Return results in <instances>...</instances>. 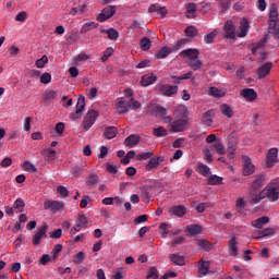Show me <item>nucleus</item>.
<instances>
[{
	"mask_svg": "<svg viewBox=\"0 0 279 279\" xmlns=\"http://www.w3.org/2000/svg\"><path fill=\"white\" fill-rule=\"evenodd\" d=\"M269 29L277 40H279V21L278 10L270 9L269 11Z\"/></svg>",
	"mask_w": 279,
	"mask_h": 279,
	"instance_id": "nucleus-3",
	"label": "nucleus"
},
{
	"mask_svg": "<svg viewBox=\"0 0 279 279\" xmlns=\"http://www.w3.org/2000/svg\"><path fill=\"white\" fill-rule=\"evenodd\" d=\"M62 252V244H57L54 245L52 252H51V256L53 258V260H56L58 258V255Z\"/></svg>",
	"mask_w": 279,
	"mask_h": 279,
	"instance_id": "nucleus-57",
	"label": "nucleus"
},
{
	"mask_svg": "<svg viewBox=\"0 0 279 279\" xmlns=\"http://www.w3.org/2000/svg\"><path fill=\"white\" fill-rule=\"evenodd\" d=\"M209 269H210V264L208 262H204V259H201L198 262V276H199V278H204V276H207Z\"/></svg>",
	"mask_w": 279,
	"mask_h": 279,
	"instance_id": "nucleus-22",
	"label": "nucleus"
},
{
	"mask_svg": "<svg viewBox=\"0 0 279 279\" xmlns=\"http://www.w3.org/2000/svg\"><path fill=\"white\" fill-rule=\"evenodd\" d=\"M235 208H236L238 213H241V210H243V208H245V199L238 198L236 203H235Z\"/></svg>",
	"mask_w": 279,
	"mask_h": 279,
	"instance_id": "nucleus-60",
	"label": "nucleus"
},
{
	"mask_svg": "<svg viewBox=\"0 0 279 279\" xmlns=\"http://www.w3.org/2000/svg\"><path fill=\"white\" fill-rule=\"evenodd\" d=\"M197 244L198 247H201V250H204L205 252H210V250H213V244L206 240H199Z\"/></svg>",
	"mask_w": 279,
	"mask_h": 279,
	"instance_id": "nucleus-50",
	"label": "nucleus"
},
{
	"mask_svg": "<svg viewBox=\"0 0 279 279\" xmlns=\"http://www.w3.org/2000/svg\"><path fill=\"white\" fill-rule=\"evenodd\" d=\"M107 34L110 40H117L119 38V32L114 28H109Z\"/></svg>",
	"mask_w": 279,
	"mask_h": 279,
	"instance_id": "nucleus-56",
	"label": "nucleus"
},
{
	"mask_svg": "<svg viewBox=\"0 0 279 279\" xmlns=\"http://www.w3.org/2000/svg\"><path fill=\"white\" fill-rule=\"evenodd\" d=\"M186 130V120H175L170 124V132H184Z\"/></svg>",
	"mask_w": 279,
	"mask_h": 279,
	"instance_id": "nucleus-13",
	"label": "nucleus"
},
{
	"mask_svg": "<svg viewBox=\"0 0 279 279\" xmlns=\"http://www.w3.org/2000/svg\"><path fill=\"white\" fill-rule=\"evenodd\" d=\"M57 192L59 193L60 197H69V190H66L65 186L60 185L57 189Z\"/></svg>",
	"mask_w": 279,
	"mask_h": 279,
	"instance_id": "nucleus-61",
	"label": "nucleus"
},
{
	"mask_svg": "<svg viewBox=\"0 0 279 279\" xmlns=\"http://www.w3.org/2000/svg\"><path fill=\"white\" fill-rule=\"evenodd\" d=\"M74 265H81V263H84V252H78L75 255V258L73 259Z\"/></svg>",
	"mask_w": 279,
	"mask_h": 279,
	"instance_id": "nucleus-59",
	"label": "nucleus"
},
{
	"mask_svg": "<svg viewBox=\"0 0 279 279\" xmlns=\"http://www.w3.org/2000/svg\"><path fill=\"white\" fill-rule=\"evenodd\" d=\"M85 182L89 189H93V186L99 182V177H97V174H90L86 178Z\"/></svg>",
	"mask_w": 279,
	"mask_h": 279,
	"instance_id": "nucleus-48",
	"label": "nucleus"
},
{
	"mask_svg": "<svg viewBox=\"0 0 279 279\" xmlns=\"http://www.w3.org/2000/svg\"><path fill=\"white\" fill-rule=\"evenodd\" d=\"M209 95L211 97H226V89H219L217 87H210L209 88Z\"/></svg>",
	"mask_w": 279,
	"mask_h": 279,
	"instance_id": "nucleus-43",
	"label": "nucleus"
},
{
	"mask_svg": "<svg viewBox=\"0 0 279 279\" xmlns=\"http://www.w3.org/2000/svg\"><path fill=\"white\" fill-rule=\"evenodd\" d=\"M106 156H108V147L100 146L98 158H106Z\"/></svg>",
	"mask_w": 279,
	"mask_h": 279,
	"instance_id": "nucleus-64",
	"label": "nucleus"
},
{
	"mask_svg": "<svg viewBox=\"0 0 279 279\" xmlns=\"http://www.w3.org/2000/svg\"><path fill=\"white\" fill-rule=\"evenodd\" d=\"M116 106L119 112L124 113L128 112L130 108L131 110H137V108H141V102L131 97H121L117 99Z\"/></svg>",
	"mask_w": 279,
	"mask_h": 279,
	"instance_id": "nucleus-2",
	"label": "nucleus"
},
{
	"mask_svg": "<svg viewBox=\"0 0 279 279\" xmlns=\"http://www.w3.org/2000/svg\"><path fill=\"white\" fill-rule=\"evenodd\" d=\"M159 230H160V234H161L162 239H167V235L169 234V225L162 222L159 226Z\"/></svg>",
	"mask_w": 279,
	"mask_h": 279,
	"instance_id": "nucleus-54",
	"label": "nucleus"
},
{
	"mask_svg": "<svg viewBox=\"0 0 279 279\" xmlns=\"http://www.w3.org/2000/svg\"><path fill=\"white\" fill-rule=\"evenodd\" d=\"M153 134H154V136H157L158 138H160L162 136H167L168 132L165 128L158 126L153 130Z\"/></svg>",
	"mask_w": 279,
	"mask_h": 279,
	"instance_id": "nucleus-52",
	"label": "nucleus"
},
{
	"mask_svg": "<svg viewBox=\"0 0 279 279\" xmlns=\"http://www.w3.org/2000/svg\"><path fill=\"white\" fill-rule=\"evenodd\" d=\"M84 108H86V99L84 98V95H80L76 104V114H82L84 112Z\"/></svg>",
	"mask_w": 279,
	"mask_h": 279,
	"instance_id": "nucleus-35",
	"label": "nucleus"
},
{
	"mask_svg": "<svg viewBox=\"0 0 279 279\" xmlns=\"http://www.w3.org/2000/svg\"><path fill=\"white\" fill-rule=\"evenodd\" d=\"M210 149L211 151L219 154V156H223L226 154V145H223L219 140L211 145Z\"/></svg>",
	"mask_w": 279,
	"mask_h": 279,
	"instance_id": "nucleus-28",
	"label": "nucleus"
},
{
	"mask_svg": "<svg viewBox=\"0 0 279 279\" xmlns=\"http://www.w3.org/2000/svg\"><path fill=\"white\" fill-rule=\"evenodd\" d=\"M170 53L171 48L165 46L155 53V58H157V60H163V58H167Z\"/></svg>",
	"mask_w": 279,
	"mask_h": 279,
	"instance_id": "nucleus-34",
	"label": "nucleus"
},
{
	"mask_svg": "<svg viewBox=\"0 0 279 279\" xmlns=\"http://www.w3.org/2000/svg\"><path fill=\"white\" fill-rule=\"evenodd\" d=\"M185 8H186L185 16L187 19H193V16H195V11L197 10V7L195 5V3L193 2L187 3Z\"/></svg>",
	"mask_w": 279,
	"mask_h": 279,
	"instance_id": "nucleus-41",
	"label": "nucleus"
},
{
	"mask_svg": "<svg viewBox=\"0 0 279 279\" xmlns=\"http://www.w3.org/2000/svg\"><path fill=\"white\" fill-rule=\"evenodd\" d=\"M267 40H269V35H266L265 38H263L262 40H259L257 44L253 45L251 51L253 54L258 53V51H260V49H263V47H265V45H267Z\"/></svg>",
	"mask_w": 279,
	"mask_h": 279,
	"instance_id": "nucleus-30",
	"label": "nucleus"
},
{
	"mask_svg": "<svg viewBox=\"0 0 279 279\" xmlns=\"http://www.w3.org/2000/svg\"><path fill=\"white\" fill-rule=\"evenodd\" d=\"M160 162H165V157L162 156H155L151 157L146 165V171H153V169H157L160 166Z\"/></svg>",
	"mask_w": 279,
	"mask_h": 279,
	"instance_id": "nucleus-12",
	"label": "nucleus"
},
{
	"mask_svg": "<svg viewBox=\"0 0 279 279\" xmlns=\"http://www.w3.org/2000/svg\"><path fill=\"white\" fill-rule=\"evenodd\" d=\"M58 97V92L53 89H47L44 93V101L47 106L50 104H53L56 101V98Z\"/></svg>",
	"mask_w": 279,
	"mask_h": 279,
	"instance_id": "nucleus-17",
	"label": "nucleus"
},
{
	"mask_svg": "<svg viewBox=\"0 0 279 279\" xmlns=\"http://www.w3.org/2000/svg\"><path fill=\"white\" fill-rule=\"evenodd\" d=\"M220 112L223 117H227V119H232L234 117V110L228 104L220 105Z\"/></svg>",
	"mask_w": 279,
	"mask_h": 279,
	"instance_id": "nucleus-26",
	"label": "nucleus"
},
{
	"mask_svg": "<svg viewBox=\"0 0 279 279\" xmlns=\"http://www.w3.org/2000/svg\"><path fill=\"white\" fill-rule=\"evenodd\" d=\"M156 82V76L154 73H148L142 76V86H151Z\"/></svg>",
	"mask_w": 279,
	"mask_h": 279,
	"instance_id": "nucleus-32",
	"label": "nucleus"
},
{
	"mask_svg": "<svg viewBox=\"0 0 279 279\" xmlns=\"http://www.w3.org/2000/svg\"><path fill=\"white\" fill-rule=\"evenodd\" d=\"M274 234H276V229L268 227L265 228L264 230L259 231V235H255V239H263L264 236H274Z\"/></svg>",
	"mask_w": 279,
	"mask_h": 279,
	"instance_id": "nucleus-36",
	"label": "nucleus"
},
{
	"mask_svg": "<svg viewBox=\"0 0 279 279\" xmlns=\"http://www.w3.org/2000/svg\"><path fill=\"white\" fill-rule=\"evenodd\" d=\"M49 62V58L47 56H43L40 59L36 61L37 69H45V65Z\"/></svg>",
	"mask_w": 279,
	"mask_h": 279,
	"instance_id": "nucleus-53",
	"label": "nucleus"
},
{
	"mask_svg": "<svg viewBox=\"0 0 279 279\" xmlns=\"http://www.w3.org/2000/svg\"><path fill=\"white\" fill-rule=\"evenodd\" d=\"M45 238H47V227H41L33 236V245H40Z\"/></svg>",
	"mask_w": 279,
	"mask_h": 279,
	"instance_id": "nucleus-14",
	"label": "nucleus"
},
{
	"mask_svg": "<svg viewBox=\"0 0 279 279\" xmlns=\"http://www.w3.org/2000/svg\"><path fill=\"white\" fill-rule=\"evenodd\" d=\"M158 90L161 95L171 97V95H175V93H178V86L163 84L158 86Z\"/></svg>",
	"mask_w": 279,
	"mask_h": 279,
	"instance_id": "nucleus-9",
	"label": "nucleus"
},
{
	"mask_svg": "<svg viewBox=\"0 0 279 279\" xmlns=\"http://www.w3.org/2000/svg\"><path fill=\"white\" fill-rule=\"evenodd\" d=\"M142 51H149L151 49V39L149 37H144L140 41Z\"/></svg>",
	"mask_w": 279,
	"mask_h": 279,
	"instance_id": "nucleus-42",
	"label": "nucleus"
},
{
	"mask_svg": "<svg viewBox=\"0 0 279 279\" xmlns=\"http://www.w3.org/2000/svg\"><path fill=\"white\" fill-rule=\"evenodd\" d=\"M185 34L186 36H190L191 38H193V36H196L197 34V29L194 26H189L185 28Z\"/></svg>",
	"mask_w": 279,
	"mask_h": 279,
	"instance_id": "nucleus-62",
	"label": "nucleus"
},
{
	"mask_svg": "<svg viewBox=\"0 0 279 279\" xmlns=\"http://www.w3.org/2000/svg\"><path fill=\"white\" fill-rule=\"evenodd\" d=\"M112 53H114V49H112V48H108L107 50H105V52L101 57V61L106 62V60H108V58H110V56H112Z\"/></svg>",
	"mask_w": 279,
	"mask_h": 279,
	"instance_id": "nucleus-63",
	"label": "nucleus"
},
{
	"mask_svg": "<svg viewBox=\"0 0 279 279\" xmlns=\"http://www.w3.org/2000/svg\"><path fill=\"white\" fill-rule=\"evenodd\" d=\"M51 82V73L45 72L40 76V83L41 84H49Z\"/></svg>",
	"mask_w": 279,
	"mask_h": 279,
	"instance_id": "nucleus-58",
	"label": "nucleus"
},
{
	"mask_svg": "<svg viewBox=\"0 0 279 279\" xmlns=\"http://www.w3.org/2000/svg\"><path fill=\"white\" fill-rule=\"evenodd\" d=\"M114 7H107L102 10V13L106 15V19H112V16H114Z\"/></svg>",
	"mask_w": 279,
	"mask_h": 279,
	"instance_id": "nucleus-55",
	"label": "nucleus"
},
{
	"mask_svg": "<svg viewBox=\"0 0 279 279\" xmlns=\"http://www.w3.org/2000/svg\"><path fill=\"white\" fill-rule=\"evenodd\" d=\"M181 58H187L189 62L199 58V50L195 48L185 49L180 52Z\"/></svg>",
	"mask_w": 279,
	"mask_h": 279,
	"instance_id": "nucleus-11",
	"label": "nucleus"
},
{
	"mask_svg": "<svg viewBox=\"0 0 279 279\" xmlns=\"http://www.w3.org/2000/svg\"><path fill=\"white\" fill-rule=\"evenodd\" d=\"M225 38H229V40H234L236 38V27L234 26V22L227 21L223 27Z\"/></svg>",
	"mask_w": 279,
	"mask_h": 279,
	"instance_id": "nucleus-7",
	"label": "nucleus"
},
{
	"mask_svg": "<svg viewBox=\"0 0 279 279\" xmlns=\"http://www.w3.org/2000/svg\"><path fill=\"white\" fill-rule=\"evenodd\" d=\"M169 215L171 217H183L186 215V207L182 206V205H178V206H174V207H171L169 209Z\"/></svg>",
	"mask_w": 279,
	"mask_h": 279,
	"instance_id": "nucleus-21",
	"label": "nucleus"
},
{
	"mask_svg": "<svg viewBox=\"0 0 279 279\" xmlns=\"http://www.w3.org/2000/svg\"><path fill=\"white\" fill-rule=\"evenodd\" d=\"M97 117H99V112H97L96 110H89L84 117L82 128L85 129L86 132L87 130H90V128L95 125V121H97Z\"/></svg>",
	"mask_w": 279,
	"mask_h": 279,
	"instance_id": "nucleus-4",
	"label": "nucleus"
},
{
	"mask_svg": "<svg viewBox=\"0 0 279 279\" xmlns=\"http://www.w3.org/2000/svg\"><path fill=\"white\" fill-rule=\"evenodd\" d=\"M64 208V203L60 201H46L44 203V209L50 210V213H60Z\"/></svg>",
	"mask_w": 279,
	"mask_h": 279,
	"instance_id": "nucleus-6",
	"label": "nucleus"
},
{
	"mask_svg": "<svg viewBox=\"0 0 279 279\" xmlns=\"http://www.w3.org/2000/svg\"><path fill=\"white\" fill-rule=\"evenodd\" d=\"M242 97L246 99L247 101H254L258 95L256 94V90L253 88H246L241 92Z\"/></svg>",
	"mask_w": 279,
	"mask_h": 279,
	"instance_id": "nucleus-27",
	"label": "nucleus"
},
{
	"mask_svg": "<svg viewBox=\"0 0 279 279\" xmlns=\"http://www.w3.org/2000/svg\"><path fill=\"white\" fill-rule=\"evenodd\" d=\"M248 32H250V21L243 17L240 22L239 38H245Z\"/></svg>",
	"mask_w": 279,
	"mask_h": 279,
	"instance_id": "nucleus-18",
	"label": "nucleus"
},
{
	"mask_svg": "<svg viewBox=\"0 0 279 279\" xmlns=\"http://www.w3.org/2000/svg\"><path fill=\"white\" fill-rule=\"evenodd\" d=\"M271 69H274V63L266 62L257 68L256 75L258 80H264L266 75L271 73Z\"/></svg>",
	"mask_w": 279,
	"mask_h": 279,
	"instance_id": "nucleus-8",
	"label": "nucleus"
},
{
	"mask_svg": "<svg viewBox=\"0 0 279 279\" xmlns=\"http://www.w3.org/2000/svg\"><path fill=\"white\" fill-rule=\"evenodd\" d=\"M278 162V148H270L266 156V165L271 168Z\"/></svg>",
	"mask_w": 279,
	"mask_h": 279,
	"instance_id": "nucleus-10",
	"label": "nucleus"
},
{
	"mask_svg": "<svg viewBox=\"0 0 279 279\" xmlns=\"http://www.w3.org/2000/svg\"><path fill=\"white\" fill-rule=\"evenodd\" d=\"M117 132H118L117 128L109 126V128L105 129L104 136H105V138L112 141V138H114L117 136Z\"/></svg>",
	"mask_w": 279,
	"mask_h": 279,
	"instance_id": "nucleus-37",
	"label": "nucleus"
},
{
	"mask_svg": "<svg viewBox=\"0 0 279 279\" xmlns=\"http://www.w3.org/2000/svg\"><path fill=\"white\" fill-rule=\"evenodd\" d=\"M170 260H171V263H173V265H179V266H182L185 263L184 256L178 255V254L170 255Z\"/></svg>",
	"mask_w": 279,
	"mask_h": 279,
	"instance_id": "nucleus-44",
	"label": "nucleus"
},
{
	"mask_svg": "<svg viewBox=\"0 0 279 279\" xmlns=\"http://www.w3.org/2000/svg\"><path fill=\"white\" fill-rule=\"evenodd\" d=\"M217 34H219V31L215 29L211 33L205 35L204 40L206 45H213L215 38H217Z\"/></svg>",
	"mask_w": 279,
	"mask_h": 279,
	"instance_id": "nucleus-46",
	"label": "nucleus"
},
{
	"mask_svg": "<svg viewBox=\"0 0 279 279\" xmlns=\"http://www.w3.org/2000/svg\"><path fill=\"white\" fill-rule=\"evenodd\" d=\"M97 27H99V24L95 22H87L82 26L81 34H87V32H90L92 29H97Z\"/></svg>",
	"mask_w": 279,
	"mask_h": 279,
	"instance_id": "nucleus-39",
	"label": "nucleus"
},
{
	"mask_svg": "<svg viewBox=\"0 0 279 279\" xmlns=\"http://www.w3.org/2000/svg\"><path fill=\"white\" fill-rule=\"evenodd\" d=\"M14 210H17V213H23L25 208V202L22 198H17L13 204Z\"/></svg>",
	"mask_w": 279,
	"mask_h": 279,
	"instance_id": "nucleus-51",
	"label": "nucleus"
},
{
	"mask_svg": "<svg viewBox=\"0 0 279 279\" xmlns=\"http://www.w3.org/2000/svg\"><path fill=\"white\" fill-rule=\"evenodd\" d=\"M269 223V217L263 216L260 218H257L251 222L252 228H257L258 230H263L265 226Z\"/></svg>",
	"mask_w": 279,
	"mask_h": 279,
	"instance_id": "nucleus-19",
	"label": "nucleus"
},
{
	"mask_svg": "<svg viewBox=\"0 0 279 279\" xmlns=\"http://www.w3.org/2000/svg\"><path fill=\"white\" fill-rule=\"evenodd\" d=\"M41 156L47 160L48 162H51V160H56V150L53 149H44L41 151Z\"/></svg>",
	"mask_w": 279,
	"mask_h": 279,
	"instance_id": "nucleus-38",
	"label": "nucleus"
},
{
	"mask_svg": "<svg viewBox=\"0 0 279 279\" xmlns=\"http://www.w3.org/2000/svg\"><path fill=\"white\" fill-rule=\"evenodd\" d=\"M229 254L230 256H238L239 246H236V238L232 236L229 241Z\"/></svg>",
	"mask_w": 279,
	"mask_h": 279,
	"instance_id": "nucleus-33",
	"label": "nucleus"
},
{
	"mask_svg": "<svg viewBox=\"0 0 279 279\" xmlns=\"http://www.w3.org/2000/svg\"><path fill=\"white\" fill-rule=\"evenodd\" d=\"M228 158L232 160L236 156V140H231L228 142Z\"/></svg>",
	"mask_w": 279,
	"mask_h": 279,
	"instance_id": "nucleus-25",
	"label": "nucleus"
},
{
	"mask_svg": "<svg viewBox=\"0 0 279 279\" xmlns=\"http://www.w3.org/2000/svg\"><path fill=\"white\" fill-rule=\"evenodd\" d=\"M22 169L23 171H29V173H36L38 169H36V166L32 163L31 161H24L22 163Z\"/></svg>",
	"mask_w": 279,
	"mask_h": 279,
	"instance_id": "nucleus-45",
	"label": "nucleus"
},
{
	"mask_svg": "<svg viewBox=\"0 0 279 279\" xmlns=\"http://www.w3.org/2000/svg\"><path fill=\"white\" fill-rule=\"evenodd\" d=\"M265 182V175L263 174H257L255 177V180L251 183V191H256V193H258V191H260V189H263V183Z\"/></svg>",
	"mask_w": 279,
	"mask_h": 279,
	"instance_id": "nucleus-16",
	"label": "nucleus"
},
{
	"mask_svg": "<svg viewBox=\"0 0 279 279\" xmlns=\"http://www.w3.org/2000/svg\"><path fill=\"white\" fill-rule=\"evenodd\" d=\"M215 117V110L210 109L203 114L202 124L210 128L213 125V118Z\"/></svg>",
	"mask_w": 279,
	"mask_h": 279,
	"instance_id": "nucleus-24",
	"label": "nucleus"
},
{
	"mask_svg": "<svg viewBox=\"0 0 279 279\" xmlns=\"http://www.w3.org/2000/svg\"><path fill=\"white\" fill-rule=\"evenodd\" d=\"M185 234L187 236H197V234H202V226L199 225H190L186 227Z\"/></svg>",
	"mask_w": 279,
	"mask_h": 279,
	"instance_id": "nucleus-23",
	"label": "nucleus"
},
{
	"mask_svg": "<svg viewBox=\"0 0 279 279\" xmlns=\"http://www.w3.org/2000/svg\"><path fill=\"white\" fill-rule=\"evenodd\" d=\"M187 64L193 71H199L202 69V60H198V58L192 59Z\"/></svg>",
	"mask_w": 279,
	"mask_h": 279,
	"instance_id": "nucleus-49",
	"label": "nucleus"
},
{
	"mask_svg": "<svg viewBox=\"0 0 279 279\" xmlns=\"http://www.w3.org/2000/svg\"><path fill=\"white\" fill-rule=\"evenodd\" d=\"M174 82L178 84V82L182 81V80H191V82H195V76H193V72H186L185 74L181 75V76H172Z\"/></svg>",
	"mask_w": 279,
	"mask_h": 279,
	"instance_id": "nucleus-47",
	"label": "nucleus"
},
{
	"mask_svg": "<svg viewBox=\"0 0 279 279\" xmlns=\"http://www.w3.org/2000/svg\"><path fill=\"white\" fill-rule=\"evenodd\" d=\"M141 141V137L138 135H130L124 140L125 147H136Z\"/></svg>",
	"mask_w": 279,
	"mask_h": 279,
	"instance_id": "nucleus-29",
	"label": "nucleus"
},
{
	"mask_svg": "<svg viewBox=\"0 0 279 279\" xmlns=\"http://www.w3.org/2000/svg\"><path fill=\"white\" fill-rule=\"evenodd\" d=\"M243 166L242 173L243 175H252L256 171V167L252 162V159L247 156H242Z\"/></svg>",
	"mask_w": 279,
	"mask_h": 279,
	"instance_id": "nucleus-5",
	"label": "nucleus"
},
{
	"mask_svg": "<svg viewBox=\"0 0 279 279\" xmlns=\"http://www.w3.org/2000/svg\"><path fill=\"white\" fill-rule=\"evenodd\" d=\"M154 12H158L159 15H160V19H165V16H167L169 11L167 10V7H160L158 4H151L148 8V13L154 14Z\"/></svg>",
	"mask_w": 279,
	"mask_h": 279,
	"instance_id": "nucleus-15",
	"label": "nucleus"
},
{
	"mask_svg": "<svg viewBox=\"0 0 279 279\" xmlns=\"http://www.w3.org/2000/svg\"><path fill=\"white\" fill-rule=\"evenodd\" d=\"M195 171H197L201 175L208 178L210 175V168L202 162L195 166Z\"/></svg>",
	"mask_w": 279,
	"mask_h": 279,
	"instance_id": "nucleus-31",
	"label": "nucleus"
},
{
	"mask_svg": "<svg viewBox=\"0 0 279 279\" xmlns=\"http://www.w3.org/2000/svg\"><path fill=\"white\" fill-rule=\"evenodd\" d=\"M87 223L88 222L86 220V216L78 215L75 220V226L72 228V232H73V230H74V232H80V230H82V228H86Z\"/></svg>",
	"mask_w": 279,
	"mask_h": 279,
	"instance_id": "nucleus-20",
	"label": "nucleus"
},
{
	"mask_svg": "<svg viewBox=\"0 0 279 279\" xmlns=\"http://www.w3.org/2000/svg\"><path fill=\"white\" fill-rule=\"evenodd\" d=\"M269 199L270 202H278L279 199V179L271 181L262 192H248V202L253 206L258 204L262 199Z\"/></svg>",
	"mask_w": 279,
	"mask_h": 279,
	"instance_id": "nucleus-1",
	"label": "nucleus"
},
{
	"mask_svg": "<svg viewBox=\"0 0 279 279\" xmlns=\"http://www.w3.org/2000/svg\"><path fill=\"white\" fill-rule=\"evenodd\" d=\"M207 183L210 184L211 186H217L219 184H223V178L213 174L208 178Z\"/></svg>",
	"mask_w": 279,
	"mask_h": 279,
	"instance_id": "nucleus-40",
	"label": "nucleus"
}]
</instances>
